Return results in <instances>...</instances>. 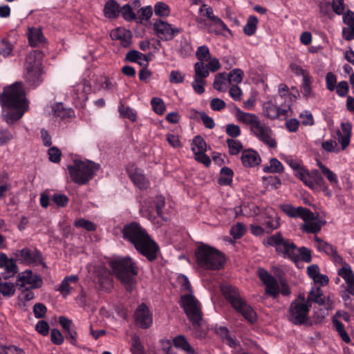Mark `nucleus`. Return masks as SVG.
<instances>
[{
    "label": "nucleus",
    "mask_w": 354,
    "mask_h": 354,
    "mask_svg": "<svg viewBox=\"0 0 354 354\" xmlns=\"http://www.w3.org/2000/svg\"><path fill=\"white\" fill-rule=\"evenodd\" d=\"M127 172L133 184L140 189H146L149 182L145 178L143 171L134 163H129L126 167Z\"/></svg>",
    "instance_id": "obj_21"
},
{
    "label": "nucleus",
    "mask_w": 354,
    "mask_h": 354,
    "mask_svg": "<svg viewBox=\"0 0 354 354\" xmlns=\"http://www.w3.org/2000/svg\"><path fill=\"white\" fill-rule=\"evenodd\" d=\"M0 354H25V352L15 346H0Z\"/></svg>",
    "instance_id": "obj_64"
},
{
    "label": "nucleus",
    "mask_w": 354,
    "mask_h": 354,
    "mask_svg": "<svg viewBox=\"0 0 354 354\" xmlns=\"http://www.w3.org/2000/svg\"><path fill=\"white\" fill-rule=\"evenodd\" d=\"M196 56L199 60L198 62H202L204 64V62L211 57L209 48L205 45L199 46L196 52Z\"/></svg>",
    "instance_id": "obj_48"
},
{
    "label": "nucleus",
    "mask_w": 354,
    "mask_h": 354,
    "mask_svg": "<svg viewBox=\"0 0 354 354\" xmlns=\"http://www.w3.org/2000/svg\"><path fill=\"white\" fill-rule=\"evenodd\" d=\"M251 133L260 141L270 148L277 146L271 128L260 120L250 129Z\"/></svg>",
    "instance_id": "obj_13"
},
{
    "label": "nucleus",
    "mask_w": 354,
    "mask_h": 354,
    "mask_svg": "<svg viewBox=\"0 0 354 354\" xmlns=\"http://www.w3.org/2000/svg\"><path fill=\"white\" fill-rule=\"evenodd\" d=\"M43 53L40 50H33L26 57V77L32 85H37L42 82L41 60Z\"/></svg>",
    "instance_id": "obj_9"
},
{
    "label": "nucleus",
    "mask_w": 354,
    "mask_h": 354,
    "mask_svg": "<svg viewBox=\"0 0 354 354\" xmlns=\"http://www.w3.org/2000/svg\"><path fill=\"white\" fill-rule=\"evenodd\" d=\"M16 285L20 289L27 288L26 285H29L30 288H39L42 285V279L39 276L33 274L30 270H26L19 274Z\"/></svg>",
    "instance_id": "obj_19"
},
{
    "label": "nucleus",
    "mask_w": 354,
    "mask_h": 354,
    "mask_svg": "<svg viewBox=\"0 0 354 354\" xmlns=\"http://www.w3.org/2000/svg\"><path fill=\"white\" fill-rule=\"evenodd\" d=\"M100 167L99 164L87 159H75L71 164L66 165L71 180L78 185L88 184L95 176Z\"/></svg>",
    "instance_id": "obj_7"
},
{
    "label": "nucleus",
    "mask_w": 354,
    "mask_h": 354,
    "mask_svg": "<svg viewBox=\"0 0 354 354\" xmlns=\"http://www.w3.org/2000/svg\"><path fill=\"white\" fill-rule=\"evenodd\" d=\"M279 102L278 97H274V100L264 102L263 104V115L271 120L277 119L280 116L290 115V105L281 104L279 106Z\"/></svg>",
    "instance_id": "obj_12"
},
{
    "label": "nucleus",
    "mask_w": 354,
    "mask_h": 354,
    "mask_svg": "<svg viewBox=\"0 0 354 354\" xmlns=\"http://www.w3.org/2000/svg\"><path fill=\"white\" fill-rule=\"evenodd\" d=\"M317 165L320 169L322 174L327 178L332 185H337L338 178L337 175L327 167L324 165L319 160H317Z\"/></svg>",
    "instance_id": "obj_37"
},
{
    "label": "nucleus",
    "mask_w": 354,
    "mask_h": 354,
    "mask_svg": "<svg viewBox=\"0 0 354 354\" xmlns=\"http://www.w3.org/2000/svg\"><path fill=\"white\" fill-rule=\"evenodd\" d=\"M214 332L221 337L223 343L228 345L231 348H235L236 347V341L230 335L229 330L226 327L216 326L214 328Z\"/></svg>",
    "instance_id": "obj_28"
},
{
    "label": "nucleus",
    "mask_w": 354,
    "mask_h": 354,
    "mask_svg": "<svg viewBox=\"0 0 354 354\" xmlns=\"http://www.w3.org/2000/svg\"><path fill=\"white\" fill-rule=\"evenodd\" d=\"M51 201L58 207H65L68 204L69 198L64 194L56 193L52 196Z\"/></svg>",
    "instance_id": "obj_47"
},
{
    "label": "nucleus",
    "mask_w": 354,
    "mask_h": 354,
    "mask_svg": "<svg viewBox=\"0 0 354 354\" xmlns=\"http://www.w3.org/2000/svg\"><path fill=\"white\" fill-rule=\"evenodd\" d=\"M319 8L322 15L330 19L332 18L333 14L331 12V5L330 2L326 1H320L319 3Z\"/></svg>",
    "instance_id": "obj_63"
},
{
    "label": "nucleus",
    "mask_w": 354,
    "mask_h": 354,
    "mask_svg": "<svg viewBox=\"0 0 354 354\" xmlns=\"http://www.w3.org/2000/svg\"><path fill=\"white\" fill-rule=\"evenodd\" d=\"M126 59L132 62H137L140 66H147L148 65L147 57L138 50H132L126 55Z\"/></svg>",
    "instance_id": "obj_31"
},
{
    "label": "nucleus",
    "mask_w": 354,
    "mask_h": 354,
    "mask_svg": "<svg viewBox=\"0 0 354 354\" xmlns=\"http://www.w3.org/2000/svg\"><path fill=\"white\" fill-rule=\"evenodd\" d=\"M153 11L154 14L160 17H167L171 12L169 5L162 1H158L154 5Z\"/></svg>",
    "instance_id": "obj_39"
},
{
    "label": "nucleus",
    "mask_w": 354,
    "mask_h": 354,
    "mask_svg": "<svg viewBox=\"0 0 354 354\" xmlns=\"http://www.w3.org/2000/svg\"><path fill=\"white\" fill-rule=\"evenodd\" d=\"M122 238L130 242L135 249L148 261H153L158 258V245L140 223L131 221L125 224L122 227Z\"/></svg>",
    "instance_id": "obj_2"
},
{
    "label": "nucleus",
    "mask_w": 354,
    "mask_h": 354,
    "mask_svg": "<svg viewBox=\"0 0 354 354\" xmlns=\"http://www.w3.org/2000/svg\"><path fill=\"white\" fill-rule=\"evenodd\" d=\"M29 43L32 46H37L44 44L46 39L42 34L41 30L37 28H30L27 32Z\"/></svg>",
    "instance_id": "obj_25"
},
{
    "label": "nucleus",
    "mask_w": 354,
    "mask_h": 354,
    "mask_svg": "<svg viewBox=\"0 0 354 354\" xmlns=\"http://www.w3.org/2000/svg\"><path fill=\"white\" fill-rule=\"evenodd\" d=\"M209 76V71L202 62H196L194 64V81L192 86L194 91L202 94L205 91L204 86L206 84L205 78Z\"/></svg>",
    "instance_id": "obj_17"
},
{
    "label": "nucleus",
    "mask_w": 354,
    "mask_h": 354,
    "mask_svg": "<svg viewBox=\"0 0 354 354\" xmlns=\"http://www.w3.org/2000/svg\"><path fill=\"white\" fill-rule=\"evenodd\" d=\"M207 146L205 140L200 136H196L192 143V150L194 155H205Z\"/></svg>",
    "instance_id": "obj_33"
},
{
    "label": "nucleus",
    "mask_w": 354,
    "mask_h": 354,
    "mask_svg": "<svg viewBox=\"0 0 354 354\" xmlns=\"http://www.w3.org/2000/svg\"><path fill=\"white\" fill-rule=\"evenodd\" d=\"M110 36L113 40L119 41L124 48H128L132 43V34L124 28H117L111 30Z\"/></svg>",
    "instance_id": "obj_22"
},
{
    "label": "nucleus",
    "mask_w": 354,
    "mask_h": 354,
    "mask_svg": "<svg viewBox=\"0 0 354 354\" xmlns=\"http://www.w3.org/2000/svg\"><path fill=\"white\" fill-rule=\"evenodd\" d=\"M258 19L254 15L249 16L246 24L243 27V32L248 36L254 34L257 30Z\"/></svg>",
    "instance_id": "obj_40"
},
{
    "label": "nucleus",
    "mask_w": 354,
    "mask_h": 354,
    "mask_svg": "<svg viewBox=\"0 0 354 354\" xmlns=\"http://www.w3.org/2000/svg\"><path fill=\"white\" fill-rule=\"evenodd\" d=\"M173 344L176 348H180L187 354H196L195 350L189 344L184 335H179L173 339Z\"/></svg>",
    "instance_id": "obj_30"
},
{
    "label": "nucleus",
    "mask_w": 354,
    "mask_h": 354,
    "mask_svg": "<svg viewBox=\"0 0 354 354\" xmlns=\"http://www.w3.org/2000/svg\"><path fill=\"white\" fill-rule=\"evenodd\" d=\"M299 179L311 189L315 187H326L324 179L317 169L311 171L303 170V172L299 173Z\"/></svg>",
    "instance_id": "obj_16"
},
{
    "label": "nucleus",
    "mask_w": 354,
    "mask_h": 354,
    "mask_svg": "<svg viewBox=\"0 0 354 354\" xmlns=\"http://www.w3.org/2000/svg\"><path fill=\"white\" fill-rule=\"evenodd\" d=\"M286 158L288 163L294 170L295 176L299 178V173L303 172V170H306L307 169L304 168L300 162L294 160L292 156H286Z\"/></svg>",
    "instance_id": "obj_53"
},
{
    "label": "nucleus",
    "mask_w": 354,
    "mask_h": 354,
    "mask_svg": "<svg viewBox=\"0 0 354 354\" xmlns=\"http://www.w3.org/2000/svg\"><path fill=\"white\" fill-rule=\"evenodd\" d=\"M227 142L228 145L230 153L231 155H236L239 153L243 149L241 142L237 140L227 139Z\"/></svg>",
    "instance_id": "obj_50"
},
{
    "label": "nucleus",
    "mask_w": 354,
    "mask_h": 354,
    "mask_svg": "<svg viewBox=\"0 0 354 354\" xmlns=\"http://www.w3.org/2000/svg\"><path fill=\"white\" fill-rule=\"evenodd\" d=\"M109 265L127 292L132 293L137 286L138 268L136 263L130 257H118L111 259Z\"/></svg>",
    "instance_id": "obj_3"
},
{
    "label": "nucleus",
    "mask_w": 354,
    "mask_h": 354,
    "mask_svg": "<svg viewBox=\"0 0 354 354\" xmlns=\"http://www.w3.org/2000/svg\"><path fill=\"white\" fill-rule=\"evenodd\" d=\"M305 223L301 226V230L306 233L316 234L321 230L322 225L319 221L314 220L304 221Z\"/></svg>",
    "instance_id": "obj_41"
},
{
    "label": "nucleus",
    "mask_w": 354,
    "mask_h": 354,
    "mask_svg": "<svg viewBox=\"0 0 354 354\" xmlns=\"http://www.w3.org/2000/svg\"><path fill=\"white\" fill-rule=\"evenodd\" d=\"M136 324L143 329L151 327L153 323V314L147 305L141 303L136 309L134 313Z\"/></svg>",
    "instance_id": "obj_15"
},
{
    "label": "nucleus",
    "mask_w": 354,
    "mask_h": 354,
    "mask_svg": "<svg viewBox=\"0 0 354 354\" xmlns=\"http://www.w3.org/2000/svg\"><path fill=\"white\" fill-rule=\"evenodd\" d=\"M120 13L122 17L127 21H132L136 19V14L129 4H126L120 8Z\"/></svg>",
    "instance_id": "obj_60"
},
{
    "label": "nucleus",
    "mask_w": 354,
    "mask_h": 354,
    "mask_svg": "<svg viewBox=\"0 0 354 354\" xmlns=\"http://www.w3.org/2000/svg\"><path fill=\"white\" fill-rule=\"evenodd\" d=\"M221 290L226 301L248 322L254 324L257 322V313L242 297L238 288L230 284L223 285Z\"/></svg>",
    "instance_id": "obj_5"
},
{
    "label": "nucleus",
    "mask_w": 354,
    "mask_h": 354,
    "mask_svg": "<svg viewBox=\"0 0 354 354\" xmlns=\"http://www.w3.org/2000/svg\"><path fill=\"white\" fill-rule=\"evenodd\" d=\"M304 301V296L299 295L298 299L292 301L289 306L288 319L295 325L301 326L308 320L311 304Z\"/></svg>",
    "instance_id": "obj_10"
},
{
    "label": "nucleus",
    "mask_w": 354,
    "mask_h": 354,
    "mask_svg": "<svg viewBox=\"0 0 354 354\" xmlns=\"http://www.w3.org/2000/svg\"><path fill=\"white\" fill-rule=\"evenodd\" d=\"M258 275L262 283L266 286V294L272 296L274 298L277 297L279 294V286L277 279L263 268L259 269Z\"/></svg>",
    "instance_id": "obj_20"
},
{
    "label": "nucleus",
    "mask_w": 354,
    "mask_h": 354,
    "mask_svg": "<svg viewBox=\"0 0 354 354\" xmlns=\"http://www.w3.org/2000/svg\"><path fill=\"white\" fill-rule=\"evenodd\" d=\"M282 164L276 158H272L270 160L269 165H264L263 170L266 173H280L283 171Z\"/></svg>",
    "instance_id": "obj_42"
},
{
    "label": "nucleus",
    "mask_w": 354,
    "mask_h": 354,
    "mask_svg": "<svg viewBox=\"0 0 354 354\" xmlns=\"http://www.w3.org/2000/svg\"><path fill=\"white\" fill-rule=\"evenodd\" d=\"M79 280L77 275L67 276L61 281L58 288L57 289L64 297H66L71 292L72 288L71 283H76Z\"/></svg>",
    "instance_id": "obj_26"
},
{
    "label": "nucleus",
    "mask_w": 354,
    "mask_h": 354,
    "mask_svg": "<svg viewBox=\"0 0 354 354\" xmlns=\"http://www.w3.org/2000/svg\"><path fill=\"white\" fill-rule=\"evenodd\" d=\"M192 51V47L190 42L185 37H182L180 40V46L179 53L183 57L188 56Z\"/></svg>",
    "instance_id": "obj_54"
},
{
    "label": "nucleus",
    "mask_w": 354,
    "mask_h": 354,
    "mask_svg": "<svg viewBox=\"0 0 354 354\" xmlns=\"http://www.w3.org/2000/svg\"><path fill=\"white\" fill-rule=\"evenodd\" d=\"M234 115L238 122L250 126V129L253 127L259 120V117L251 113L244 112L239 108H234Z\"/></svg>",
    "instance_id": "obj_24"
},
{
    "label": "nucleus",
    "mask_w": 354,
    "mask_h": 354,
    "mask_svg": "<svg viewBox=\"0 0 354 354\" xmlns=\"http://www.w3.org/2000/svg\"><path fill=\"white\" fill-rule=\"evenodd\" d=\"M317 250L331 256L333 261L336 263H339L342 261V258L338 254L336 248L328 243H321L317 245Z\"/></svg>",
    "instance_id": "obj_32"
},
{
    "label": "nucleus",
    "mask_w": 354,
    "mask_h": 354,
    "mask_svg": "<svg viewBox=\"0 0 354 354\" xmlns=\"http://www.w3.org/2000/svg\"><path fill=\"white\" fill-rule=\"evenodd\" d=\"M244 73L241 69L234 68L228 75L227 79L231 84H238L243 80Z\"/></svg>",
    "instance_id": "obj_43"
},
{
    "label": "nucleus",
    "mask_w": 354,
    "mask_h": 354,
    "mask_svg": "<svg viewBox=\"0 0 354 354\" xmlns=\"http://www.w3.org/2000/svg\"><path fill=\"white\" fill-rule=\"evenodd\" d=\"M153 30L156 35L162 40L170 41L174 38L181 29L173 26L168 22L159 19L153 24Z\"/></svg>",
    "instance_id": "obj_14"
},
{
    "label": "nucleus",
    "mask_w": 354,
    "mask_h": 354,
    "mask_svg": "<svg viewBox=\"0 0 354 354\" xmlns=\"http://www.w3.org/2000/svg\"><path fill=\"white\" fill-rule=\"evenodd\" d=\"M245 232L246 227L241 223H237L230 230V234L236 239L241 238Z\"/></svg>",
    "instance_id": "obj_51"
},
{
    "label": "nucleus",
    "mask_w": 354,
    "mask_h": 354,
    "mask_svg": "<svg viewBox=\"0 0 354 354\" xmlns=\"http://www.w3.org/2000/svg\"><path fill=\"white\" fill-rule=\"evenodd\" d=\"M104 12L107 18H116L120 13V6L115 0H109L104 5Z\"/></svg>",
    "instance_id": "obj_29"
},
{
    "label": "nucleus",
    "mask_w": 354,
    "mask_h": 354,
    "mask_svg": "<svg viewBox=\"0 0 354 354\" xmlns=\"http://www.w3.org/2000/svg\"><path fill=\"white\" fill-rule=\"evenodd\" d=\"M130 351L131 354H143L145 353V347L140 341V338L136 334L131 336Z\"/></svg>",
    "instance_id": "obj_38"
},
{
    "label": "nucleus",
    "mask_w": 354,
    "mask_h": 354,
    "mask_svg": "<svg viewBox=\"0 0 354 354\" xmlns=\"http://www.w3.org/2000/svg\"><path fill=\"white\" fill-rule=\"evenodd\" d=\"M118 110L123 117L127 118L131 121H135L136 120V112L129 107H126L123 104H120L118 107Z\"/></svg>",
    "instance_id": "obj_59"
},
{
    "label": "nucleus",
    "mask_w": 354,
    "mask_h": 354,
    "mask_svg": "<svg viewBox=\"0 0 354 354\" xmlns=\"http://www.w3.org/2000/svg\"><path fill=\"white\" fill-rule=\"evenodd\" d=\"M54 115L60 118H71L74 111L71 109L65 108L62 103H57L53 107Z\"/></svg>",
    "instance_id": "obj_36"
},
{
    "label": "nucleus",
    "mask_w": 354,
    "mask_h": 354,
    "mask_svg": "<svg viewBox=\"0 0 354 354\" xmlns=\"http://www.w3.org/2000/svg\"><path fill=\"white\" fill-rule=\"evenodd\" d=\"M227 75L225 73H218L215 76L213 86L217 91H223L225 84Z\"/></svg>",
    "instance_id": "obj_58"
},
{
    "label": "nucleus",
    "mask_w": 354,
    "mask_h": 354,
    "mask_svg": "<svg viewBox=\"0 0 354 354\" xmlns=\"http://www.w3.org/2000/svg\"><path fill=\"white\" fill-rule=\"evenodd\" d=\"M153 203H154L156 211L158 216L161 217L162 219L166 220L164 218L163 212H162V209L164 208V207L165 205V198L162 196H157L155 198Z\"/></svg>",
    "instance_id": "obj_55"
},
{
    "label": "nucleus",
    "mask_w": 354,
    "mask_h": 354,
    "mask_svg": "<svg viewBox=\"0 0 354 354\" xmlns=\"http://www.w3.org/2000/svg\"><path fill=\"white\" fill-rule=\"evenodd\" d=\"M195 257L198 266L205 270H218L223 268L225 263L223 253L203 243L196 248Z\"/></svg>",
    "instance_id": "obj_6"
},
{
    "label": "nucleus",
    "mask_w": 354,
    "mask_h": 354,
    "mask_svg": "<svg viewBox=\"0 0 354 354\" xmlns=\"http://www.w3.org/2000/svg\"><path fill=\"white\" fill-rule=\"evenodd\" d=\"M297 253L299 258V264L301 263V261H304L306 263L311 262V251L308 248L304 246L301 248H297Z\"/></svg>",
    "instance_id": "obj_52"
},
{
    "label": "nucleus",
    "mask_w": 354,
    "mask_h": 354,
    "mask_svg": "<svg viewBox=\"0 0 354 354\" xmlns=\"http://www.w3.org/2000/svg\"><path fill=\"white\" fill-rule=\"evenodd\" d=\"M16 258H10L5 266V272L2 274L4 279H8L9 278L15 276L18 272V266L16 263Z\"/></svg>",
    "instance_id": "obj_34"
},
{
    "label": "nucleus",
    "mask_w": 354,
    "mask_h": 354,
    "mask_svg": "<svg viewBox=\"0 0 354 354\" xmlns=\"http://www.w3.org/2000/svg\"><path fill=\"white\" fill-rule=\"evenodd\" d=\"M14 257L20 263L27 265H42L46 266L41 252L36 248H24L13 253Z\"/></svg>",
    "instance_id": "obj_11"
},
{
    "label": "nucleus",
    "mask_w": 354,
    "mask_h": 354,
    "mask_svg": "<svg viewBox=\"0 0 354 354\" xmlns=\"http://www.w3.org/2000/svg\"><path fill=\"white\" fill-rule=\"evenodd\" d=\"M180 304L192 322L195 337L200 339L205 337L208 328L203 319L198 300L192 294H185L180 296Z\"/></svg>",
    "instance_id": "obj_4"
},
{
    "label": "nucleus",
    "mask_w": 354,
    "mask_h": 354,
    "mask_svg": "<svg viewBox=\"0 0 354 354\" xmlns=\"http://www.w3.org/2000/svg\"><path fill=\"white\" fill-rule=\"evenodd\" d=\"M74 225L76 227L83 228L88 232H93L97 229V225L94 223L82 218L76 220Z\"/></svg>",
    "instance_id": "obj_45"
},
{
    "label": "nucleus",
    "mask_w": 354,
    "mask_h": 354,
    "mask_svg": "<svg viewBox=\"0 0 354 354\" xmlns=\"http://www.w3.org/2000/svg\"><path fill=\"white\" fill-rule=\"evenodd\" d=\"M312 77H310L307 79L302 80V84L301 86V91L303 95L306 98L314 97L315 94L312 91L311 88Z\"/></svg>",
    "instance_id": "obj_46"
},
{
    "label": "nucleus",
    "mask_w": 354,
    "mask_h": 354,
    "mask_svg": "<svg viewBox=\"0 0 354 354\" xmlns=\"http://www.w3.org/2000/svg\"><path fill=\"white\" fill-rule=\"evenodd\" d=\"M241 162L244 167H252L261 162V156H241Z\"/></svg>",
    "instance_id": "obj_49"
},
{
    "label": "nucleus",
    "mask_w": 354,
    "mask_h": 354,
    "mask_svg": "<svg viewBox=\"0 0 354 354\" xmlns=\"http://www.w3.org/2000/svg\"><path fill=\"white\" fill-rule=\"evenodd\" d=\"M47 312V308L42 303H37L33 306V313L37 319L45 317Z\"/></svg>",
    "instance_id": "obj_61"
},
{
    "label": "nucleus",
    "mask_w": 354,
    "mask_h": 354,
    "mask_svg": "<svg viewBox=\"0 0 354 354\" xmlns=\"http://www.w3.org/2000/svg\"><path fill=\"white\" fill-rule=\"evenodd\" d=\"M304 302H309L311 304V302H315L318 304L320 306H326V308L330 309L331 308L332 301L328 299L326 301L325 297L323 295V292L320 288H313L308 293V299H305Z\"/></svg>",
    "instance_id": "obj_23"
},
{
    "label": "nucleus",
    "mask_w": 354,
    "mask_h": 354,
    "mask_svg": "<svg viewBox=\"0 0 354 354\" xmlns=\"http://www.w3.org/2000/svg\"><path fill=\"white\" fill-rule=\"evenodd\" d=\"M153 109L158 114H162L165 111L164 102L162 99L154 97L151 101Z\"/></svg>",
    "instance_id": "obj_62"
},
{
    "label": "nucleus",
    "mask_w": 354,
    "mask_h": 354,
    "mask_svg": "<svg viewBox=\"0 0 354 354\" xmlns=\"http://www.w3.org/2000/svg\"><path fill=\"white\" fill-rule=\"evenodd\" d=\"M177 282L180 285L182 291L192 292L191 283L185 275L180 274L177 277Z\"/></svg>",
    "instance_id": "obj_57"
},
{
    "label": "nucleus",
    "mask_w": 354,
    "mask_h": 354,
    "mask_svg": "<svg viewBox=\"0 0 354 354\" xmlns=\"http://www.w3.org/2000/svg\"><path fill=\"white\" fill-rule=\"evenodd\" d=\"M342 133H339V142L342 149H344L350 143L352 126L348 122H342L341 124Z\"/></svg>",
    "instance_id": "obj_27"
},
{
    "label": "nucleus",
    "mask_w": 354,
    "mask_h": 354,
    "mask_svg": "<svg viewBox=\"0 0 354 354\" xmlns=\"http://www.w3.org/2000/svg\"><path fill=\"white\" fill-rule=\"evenodd\" d=\"M15 293V285L10 282H0V294L5 297H12Z\"/></svg>",
    "instance_id": "obj_44"
},
{
    "label": "nucleus",
    "mask_w": 354,
    "mask_h": 354,
    "mask_svg": "<svg viewBox=\"0 0 354 354\" xmlns=\"http://www.w3.org/2000/svg\"><path fill=\"white\" fill-rule=\"evenodd\" d=\"M280 209L291 218H301L304 221L315 220L314 214L304 207H295L291 204L286 203L280 205Z\"/></svg>",
    "instance_id": "obj_18"
},
{
    "label": "nucleus",
    "mask_w": 354,
    "mask_h": 354,
    "mask_svg": "<svg viewBox=\"0 0 354 354\" xmlns=\"http://www.w3.org/2000/svg\"><path fill=\"white\" fill-rule=\"evenodd\" d=\"M0 104L6 123L12 124L19 120L28 109L23 84L17 82L6 86L0 95Z\"/></svg>",
    "instance_id": "obj_1"
},
{
    "label": "nucleus",
    "mask_w": 354,
    "mask_h": 354,
    "mask_svg": "<svg viewBox=\"0 0 354 354\" xmlns=\"http://www.w3.org/2000/svg\"><path fill=\"white\" fill-rule=\"evenodd\" d=\"M234 172L227 167L221 168L218 183L220 185H230L232 182Z\"/></svg>",
    "instance_id": "obj_35"
},
{
    "label": "nucleus",
    "mask_w": 354,
    "mask_h": 354,
    "mask_svg": "<svg viewBox=\"0 0 354 354\" xmlns=\"http://www.w3.org/2000/svg\"><path fill=\"white\" fill-rule=\"evenodd\" d=\"M338 274L342 277L346 282L354 278V274L348 264L342 266L338 270Z\"/></svg>",
    "instance_id": "obj_56"
},
{
    "label": "nucleus",
    "mask_w": 354,
    "mask_h": 354,
    "mask_svg": "<svg viewBox=\"0 0 354 354\" xmlns=\"http://www.w3.org/2000/svg\"><path fill=\"white\" fill-rule=\"evenodd\" d=\"M265 244L274 248L279 255L290 260L297 267H299L297 246L290 239H285L281 232L268 237Z\"/></svg>",
    "instance_id": "obj_8"
}]
</instances>
